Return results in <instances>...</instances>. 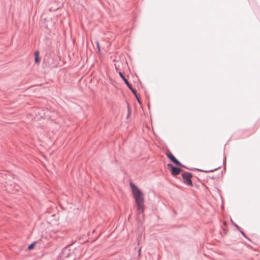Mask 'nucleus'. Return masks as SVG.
Returning a JSON list of instances; mask_svg holds the SVG:
<instances>
[{
    "label": "nucleus",
    "instance_id": "nucleus-13",
    "mask_svg": "<svg viewBox=\"0 0 260 260\" xmlns=\"http://www.w3.org/2000/svg\"><path fill=\"white\" fill-rule=\"evenodd\" d=\"M235 226H236V228H237L239 230H240V228H239V227L238 226V225L237 224H235Z\"/></svg>",
    "mask_w": 260,
    "mask_h": 260
},
{
    "label": "nucleus",
    "instance_id": "nucleus-12",
    "mask_svg": "<svg viewBox=\"0 0 260 260\" xmlns=\"http://www.w3.org/2000/svg\"><path fill=\"white\" fill-rule=\"evenodd\" d=\"M198 206H201V207H202V206L200 205V204H198V205H196V209H197Z\"/></svg>",
    "mask_w": 260,
    "mask_h": 260
},
{
    "label": "nucleus",
    "instance_id": "nucleus-15",
    "mask_svg": "<svg viewBox=\"0 0 260 260\" xmlns=\"http://www.w3.org/2000/svg\"><path fill=\"white\" fill-rule=\"evenodd\" d=\"M212 178L214 179V176H212Z\"/></svg>",
    "mask_w": 260,
    "mask_h": 260
},
{
    "label": "nucleus",
    "instance_id": "nucleus-2",
    "mask_svg": "<svg viewBox=\"0 0 260 260\" xmlns=\"http://www.w3.org/2000/svg\"><path fill=\"white\" fill-rule=\"evenodd\" d=\"M119 75L120 77L122 78L123 81L124 82V83L126 84V85H127L128 88L132 91V93L135 95L138 102L140 104H141V101H140V99L138 97L136 90L132 87V85L128 82V81L125 78V76L123 75V74L121 72H119Z\"/></svg>",
    "mask_w": 260,
    "mask_h": 260
},
{
    "label": "nucleus",
    "instance_id": "nucleus-4",
    "mask_svg": "<svg viewBox=\"0 0 260 260\" xmlns=\"http://www.w3.org/2000/svg\"><path fill=\"white\" fill-rule=\"evenodd\" d=\"M166 154L167 156L176 165L180 167L186 168V167L183 166L177 158H176L170 150H168Z\"/></svg>",
    "mask_w": 260,
    "mask_h": 260
},
{
    "label": "nucleus",
    "instance_id": "nucleus-5",
    "mask_svg": "<svg viewBox=\"0 0 260 260\" xmlns=\"http://www.w3.org/2000/svg\"><path fill=\"white\" fill-rule=\"evenodd\" d=\"M168 169H170L171 174L173 176H176L180 174L181 171V169L179 168L174 166L171 164H168L167 165Z\"/></svg>",
    "mask_w": 260,
    "mask_h": 260
},
{
    "label": "nucleus",
    "instance_id": "nucleus-11",
    "mask_svg": "<svg viewBox=\"0 0 260 260\" xmlns=\"http://www.w3.org/2000/svg\"><path fill=\"white\" fill-rule=\"evenodd\" d=\"M96 46H97V47L98 48V50L100 51V45H99V42H97Z\"/></svg>",
    "mask_w": 260,
    "mask_h": 260
},
{
    "label": "nucleus",
    "instance_id": "nucleus-7",
    "mask_svg": "<svg viewBox=\"0 0 260 260\" xmlns=\"http://www.w3.org/2000/svg\"><path fill=\"white\" fill-rule=\"evenodd\" d=\"M219 168H220V167H218V168H215V169H213V170H206V171H204L205 172H213V171H215V170H217V169H219ZM196 171H202V170H200V169H199L196 168Z\"/></svg>",
    "mask_w": 260,
    "mask_h": 260
},
{
    "label": "nucleus",
    "instance_id": "nucleus-1",
    "mask_svg": "<svg viewBox=\"0 0 260 260\" xmlns=\"http://www.w3.org/2000/svg\"><path fill=\"white\" fill-rule=\"evenodd\" d=\"M132 191L135 199L137 210L139 212H143L144 210V193L133 183H130Z\"/></svg>",
    "mask_w": 260,
    "mask_h": 260
},
{
    "label": "nucleus",
    "instance_id": "nucleus-3",
    "mask_svg": "<svg viewBox=\"0 0 260 260\" xmlns=\"http://www.w3.org/2000/svg\"><path fill=\"white\" fill-rule=\"evenodd\" d=\"M192 177V174L189 172H184L182 174L183 182L187 185L192 186V182L191 179Z\"/></svg>",
    "mask_w": 260,
    "mask_h": 260
},
{
    "label": "nucleus",
    "instance_id": "nucleus-9",
    "mask_svg": "<svg viewBox=\"0 0 260 260\" xmlns=\"http://www.w3.org/2000/svg\"><path fill=\"white\" fill-rule=\"evenodd\" d=\"M36 243L35 242L32 243L28 246V250H31L34 248Z\"/></svg>",
    "mask_w": 260,
    "mask_h": 260
},
{
    "label": "nucleus",
    "instance_id": "nucleus-8",
    "mask_svg": "<svg viewBox=\"0 0 260 260\" xmlns=\"http://www.w3.org/2000/svg\"><path fill=\"white\" fill-rule=\"evenodd\" d=\"M239 231L240 233L242 234V235L246 239L248 240L249 241H251L250 239L245 235V234L241 230H239Z\"/></svg>",
    "mask_w": 260,
    "mask_h": 260
},
{
    "label": "nucleus",
    "instance_id": "nucleus-14",
    "mask_svg": "<svg viewBox=\"0 0 260 260\" xmlns=\"http://www.w3.org/2000/svg\"><path fill=\"white\" fill-rule=\"evenodd\" d=\"M223 224L224 225H225L226 224V222L225 221L223 222Z\"/></svg>",
    "mask_w": 260,
    "mask_h": 260
},
{
    "label": "nucleus",
    "instance_id": "nucleus-10",
    "mask_svg": "<svg viewBox=\"0 0 260 260\" xmlns=\"http://www.w3.org/2000/svg\"><path fill=\"white\" fill-rule=\"evenodd\" d=\"M141 248H142L141 247H139V250H138V253H138L139 254L138 255H139V256H140V255H141Z\"/></svg>",
    "mask_w": 260,
    "mask_h": 260
},
{
    "label": "nucleus",
    "instance_id": "nucleus-6",
    "mask_svg": "<svg viewBox=\"0 0 260 260\" xmlns=\"http://www.w3.org/2000/svg\"><path fill=\"white\" fill-rule=\"evenodd\" d=\"M35 63H39V62H40V60H41V58L39 57V51H35Z\"/></svg>",
    "mask_w": 260,
    "mask_h": 260
}]
</instances>
